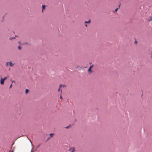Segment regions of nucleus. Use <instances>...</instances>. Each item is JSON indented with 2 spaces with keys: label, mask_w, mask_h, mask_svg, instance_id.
Listing matches in <instances>:
<instances>
[{
  "label": "nucleus",
  "mask_w": 152,
  "mask_h": 152,
  "mask_svg": "<svg viewBox=\"0 0 152 152\" xmlns=\"http://www.w3.org/2000/svg\"><path fill=\"white\" fill-rule=\"evenodd\" d=\"M75 148L74 147H71L70 148L69 150L70 152H74L75 151Z\"/></svg>",
  "instance_id": "f257e3e1"
},
{
  "label": "nucleus",
  "mask_w": 152,
  "mask_h": 152,
  "mask_svg": "<svg viewBox=\"0 0 152 152\" xmlns=\"http://www.w3.org/2000/svg\"><path fill=\"white\" fill-rule=\"evenodd\" d=\"M93 65L91 66L88 70V71L90 73H92V71L91 70V69L93 67Z\"/></svg>",
  "instance_id": "f03ea898"
},
{
  "label": "nucleus",
  "mask_w": 152,
  "mask_h": 152,
  "mask_svg": "<svg viewBox=\"0 0 152 152\" xmlns=\"http://www.w3.org/2000/svg\"><path fill=\"white\" fill-rule=\"evenodd\" d=\"M4 80L3 78L1 79L0 80V83L1 84H3L4 83Z\"/></svg>",
  "instance_id": "7ed1b4c3"
},
{
  "label": "nucleus",
  "mask_w": 152,
  "mask_h": 152,
  "mask_svg": "<svg viewBox=\"0 0 152 152\" xmlns=\"http://www.w3.org/2000/svg\"><path fill=\"white\" fill-rule=\"evenodd\" d=\"M45 5H42V12H43V10H45Z\"/></svg>",
  "instance_id": "20e7f679"
},
{
  "label": "nucleus",
  "mask_w": 152,
  "mask_h": 152,
  "mask_svg": "<svg viewBox=\"0 0 152 152\" xmlns=\"http://www.w3.org/2000/svg\"><path fill=\"white\" fill-rule=\"evenodd\" d=\"M62 86V85L61 84H60V87H59V88L58 89V91H61V93H62V90H60V88Z\"/></svg>",
  "instance_id": "39448f33"
},
{
  "label": "nucleus",
  "mask_w": 152,
  "mask_h": 152,
  "mask_svg": "<svg viewBox=\"0 0 152 152\" xmlns=\"http://www.w3.org/2000/svg\"><path fill=\"white\" fill-rule=\"evenodd\" d=\"M90 21H91L90 20H89L88 21H85L84 22V23L85 24H86V23L89 24L90 23Z\"/></svg>",
  "instance_id": "423d86ee"
},
{
  "label": "nucleus",
  "mask_w": 152,
  "mask_h": 152,
  "mask_svg": "<svg viewBox=\"0 0 152 152\" xmlns=\"http://www.w3.org/2000/svg\"><path fill=\"white\" fill-rule=\"evenodd\" d=\"M9 64L11 66H13V65L14 64H12L11 62H9Z\"/></svg>",
  "instance_id": "0eeeda50"
},
{
  "label": "nucleus",
  "mask_w": 152,
  "mask_h": 152,
  "mask_svg": "<svg viewBox=\"0 0 152 152\" xmlns=\"http://www.w3.org/2000/svg\"><path fill=\"white\" fill-rule=\"evenodd\" d=\"M54 134L53 133H51L50 134V137H53V136L54 135Z\"/></svg>",
  "instance_id": "6e6552de"
},
{
  "label": "nucleus",
  "mask_w": 152,
  "mask_h": 152,
  "mask_svg": "<svg viewBox=\"0 0 152 152\" xmlns=\"http://www.w3.org/2000/svg\"><path fill=\"white\" fill-rule=\"evenodd\" d=\"M9 77V76H7V77H5L4 78H3V79H4V80H6L7 79V78H8V77Z\"/></svg>",
  "instance_id": "1a4fd4ad"
},
{
  "label": "nucleus",
  "mask_w": 152,
  "mask_h": 152,
  "mask_svg": "<svg viewBox=\"0 0 152 152\" xmlns=\"http://www.w3.org/2000/svg\"><path fill=\"white\" fill-rule=\"evenodd\" d=\"M147 20L148 21H152V18L151 17L149 19H148Z\"/></svg>",
  "instance_id": "9d476101"
},
{
  "label": "nucleus",
  "mask_w": 152,
  "mask_h": 152,
  "mask_svg": "<svg viewBox=\"0 0 152 152\" xmlns=\"http://www.w3.org/2000/svg\"><path fill=\"white\" fill-rule=\"evenodd\" d=\"M14 82L15 83V82L14 81H12V83L11 84V85H10V88H11V87H12V83Z\"/></svg>",
  "instance_id": "9b49d317"
},
{
  "label": "nucleus",
  "mask_w": 152,
  "mask_h": 152,
  "mask_svg": "<svg viewBox=\"0 0 152 152\" xmlns=\"http://www.w3.org/2000/svg\"><path fill=\"white\" fill-rule=\"evenodd\" d=\"M29 91V90L28 89H26V91H25V92H26V93H28V92Z\"/></svg>",
  "instance_id": "f8f14e48"
},
{
  "label": "nucleus",
  "mask_w": 152,
  "mask_h": 152,
  "mask_svg": "<svg viewBox=\"0 0 152 152\" xmlns=\"http://www.w3.org/2000/svg\"><path fill=\"white\" fill-rule=\"evenodd\" d=\"M15 39V37H11L10 38V40H12V39Z\"/></svg>",
  "instance_id": "ddd939ff"
},
{
  "label": "nucleus",
  "mask_w": 152,
  "mask_h": 152,
  "mask_svg": "<svg viewBox=\"0 0 152 152\" xmlns=\"http://www.w3.org/2000/svg\"><path fill=\"white\" fill-rule=\"evenodd\" d=\"M18 48L19 50H20L21 49V48L20 46L18 47Z\"/></svg>",
  "instance_id": "4468645a"
},
{
  "label": "nucleus",
  "mask_w": 152,
  "mask_h": 152,
  "mask_svg": "<svg viewBox=\"0 0 152 152\" xmlns=\"http://www.w3.org/2000/svg\"><path fill=\"white\" fill-rule=\"evenodd\" d=\"M118 8H117L115 10V11H114V12H117V10H118Z\"/></svg>",
  "instance_id": "2eb2a0df"
},
{
  "label": "nucleus",
  "mask_w": 152,
  "mask_h": 152,
  "mask_svg": "<svg viewBox=\"0 0 152 152\" xmlns=\"http://www.w3.org/2000/svg\"><path fill=\"white\" fill-rule=\"evenodd\" d=\"M60 99H62V96H61V95H60Z\"/></svg>",
  "instance_id": "dca6fc26"
},
{
  "label": "nucleus",
  "mask_w": 152,
  "mask_h": 152,
  "mask_svg": "<svg viewBox=\"0 0 152 152\" xmlns=\"http://www.w3.org/2000/svg\"><path fill=\"white\" fill-rule=\"evenodd\" d=\"M9 62H7V63H6V65H7V66H8V64H9Z\"/></svg>",
  "instance_id": "f3484780"
},
{
  "label": "nucleus",
  "mask_w": 152,
  "mask_h": 152,
  "mask_svg": "<svg viewBox=\"0 0 152 152\" xmlns=\"http://www.w3.org/2000/svg\"><path fill=\"white\" fill-rule=\"evenodd\" d=\"M25 44H28V43H24L23 44H22L23 45H24Z\"/></svg>",
  "instance_id": "a211bd4d"
},
{
  "label": "nucleus",
  "mask_w": 152,
  "mask_h": 152,
  "mask_svg": "<svg viewBox=\"0 0 152 152\" xmlns=\"http://www.w3.org/2000/svg\"><path fill=\"white\" fill-rule=\"evenodd\" d=\"M40 146V145H39L37 146V148H39Z\"/></svg>",
  "instance_id": "6ab92c4d"
},
{
  "label": "nucleus",
  "mask_w": 152,
  "mask_h": 152,
  "mask_svg": "<svg viewBox=\"0 0 152 152\" xmlns=\"http://www.w3.org/2000/svg\"><path fill=\"white\" fill-rule=\"evenodd\" d=\"M9 152H14L13 150H10Z\"/></svg>",
  "instance_id": "aec40b11"
},
{
  "label": "nucleus",
  "mask_w": 152,
  "mask_h": 152,
  "mask_svg": "<svg viewBox=\"0 0 152 152\" xmlns=\"http://www.w3.org/2000/svg\"><path fill=\"white\" fill-rule=\"evenodd\" d=\"M69 126H68L67 127H66V129H67L69 127Z\"/></svg>",
  "instance_id": "412c9836"
},
{
  "label": "nucleus",
  "mask_w": 152,
  "mask_h": 152,
  "mask_svg": "<svg viewBox=\"0 0 152 152\" xmlns=\"http://www.w3.org/2000/svg\"><path fill=\"white\" fill-rule=\"evenodd\" d=\"M31 152H34V151L32 150H31Z\"/></svg>",
  "instance_id": "4be33fe9"
},
{
  "label": "nucleus",
  "mask_w": 152,
  "mask_h": 152,
  "mask_svg": "<svg viewBox=\"0 0 152 152\" xmlns=\"http://www.w3.org/2000/svg\"><path fill=\"white\" fill-rule=\"evenodd\" d=\"M85 26L86 27H87V25L86 24H85Z\"/></svg>",
  "instance_id": "5701e85b"
},
{
  "label": "nucleus",
  "mask_w": 152,
  "mask_h": 152,
  "mask_svg": "<svg viewBox=\"0 0 152 152\" xmlns=\"http://www.w3.org/2000/svg\"><path fill=\"white\" fill-rule=\"evenodd\" d=\"M18 42L20 44V41L19 42Z\"/></svg>",
  "instance_id": "b1692460"
},
{
  "label": "nucleus",
  "mask_w": 152,
  "mask_h": 152,
  "mask_svg": "<svg viewBox=\"0 0 152 152\" xmlns=\"http://www.w3.org/2000/svg\"><path fill=\"white\" fill-rule=\"evenodd\" d=\"M135 42V43H137V41H136Z\"/></svg>",
  "instance_id": "393cba45"
}]
</instances>
